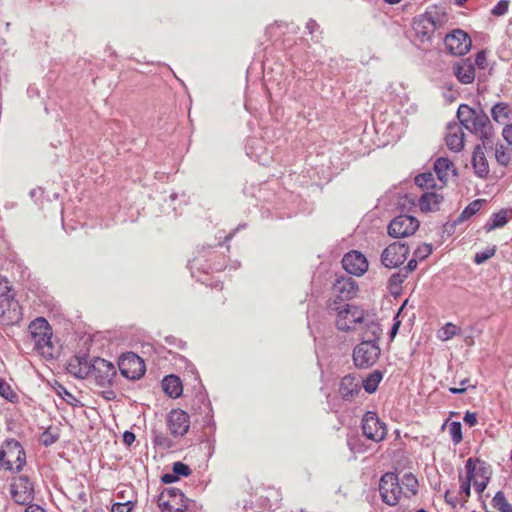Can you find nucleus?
I'll list each match as a JSON object with an SVG mask.
<instances>
[{
  "instance_id": "nucleus-1",
  "label": "nucleus",
  "mask_w": 512,
  "mask_h": 512,
  "mask_svg": "<svg viewBox=\"0 0 512 512\" xmlns=\"http://www.w3.org/2000/svg\"><path fill=\"white\" fill-rule=\"evenodd\" d=\"M457 118L463 128L479 138L484 145L491 142L494 129L488 115L482 109H473L461 104L457 110Z\"/></svg>"
},
{
  "instance_id": "nucleus-2",
  "label": "nucleus",
  "mask_w": 512,
  "mask_h": 512,
  "mask_svg": "<svg viewBox=\"0 0 512 512\" xmlns=\"http://www.w3.org/2000/svg\"><path fill=\"white\" fill-rule=\"evenodd\" d=\"M28 332L33 349L46 358L53 357V334L48 321L43 317L36 318L30 323Z\"/></svg>"
},
{
  "instance_id": "nucleus-3",
  "label": "nucleus",
  "mask_w": 512,
  "mask_h": 512,
  "mask_svg": "<svg viewBox=\"0 0 512 512\" xmlns=\"http://www.w3.org/2000/svg\"><path fill=\"white\" fill-rule=\"evenodd\" d=\"M26 463V454L22 445L14 439L8 440L0 449V468L17 473Z\"/></svg>"
},
{
  "instance_id": "nucleus-4",
  "label": "nucleus",
  "mask_w": 512,
  "mask_h": 512,
  "mask_svg": "<svg viewBox=\"0 0 512 512\" xmlns=\"http://www.w3.org/2000/svg\"><path fill=\"white\" fill-rule=\"evenodd\" d=\"M332 310H337L336 326L341 331L357 330L363 321H365V312L350 304H345L343 308L331 307Z\"/></svg>"
},
{
  "instance_id": "nucleus-5",
  "label": "nucleus",
  "mask_w": 512,
  "mask_h": 512,
  "mask_svg": "<svg viewBox=\"0 0 512 512\" xmlns=\"http://www.w3.org/2000/svg\"><path fill=\"white\" fill-rule=\"evenodd\" d=\"M0 292V323L3 325H14L21 321L22 312L17 300H15L10 288Z\"/></svg>"
},
{
  "instance_id": "nucleus-6",
  "label": "nucleus",
  "mask_w": 512,
  "mask_h": 512,
  "mask_svg": "<svg viewBox=\"0 0 512 512\" xmlns=\"http://www.w3.org/2000/svg\"><path fill=\"white\" fill-rule=\"evenodd\" d=\"M379 492L384 503L390 506L396 505L403 496V486H401L398 476L392 472L382 475Z\"/></svg>"
},
{
  "instance_id": "nucleus-7",
  "label": "nucleus",
  "mask_w": 512,
  "mask_h": 512,
  "mask_svg": "<svg viewBox=\"0 0 512 512\" xmlns=\"http://www.w3.org/2000/svg\"><path fill=\"white\" fill-rule=\"evenodd\" d=\"M381 353L379 344L361 341L353 350V361L356 367L368 368L376 363Z\"/></svg>"
},
{
  "instance_id": "nucleus-8",
  "label": "nucleus",
  "mask_w": 512,
  "mask_h": 512,
  "mask_svg": "<svg viewBox=\"0 0 512 512\" xmlns=\"http://www.w3.org/2000/svg\"><path fill=\"white\" fill-rule=\"evenodd\" d=\"M188 499L177 488L164 489L158 498V505L162 512H183L187 509Z\"/></svg>"
},
{
  "instance_id": "nucleus-9",
  "label": "nucleus",
  "mask_w": 512,
  "mask_h": 512,
  "mask_svg": "<svg viewBox=\"0 0 512 512\" xmlns=\"http://www.w3.org/2000/svg\"><path fill=\"white\" fill-rule=\"evenodd\" d=\"M90 376L97 385L100 387H106L112 384L114 377L116 376L115 366L102 358H94L90 364Z\"/></svg>"
},
{
  "instance_id": "nucleus-10",
  "label": "nucleus",
  "mask_w": 512,
  "mask_h": 512,
  "mask_svg": "<svg viewBox=\"0 0 512 512\" xmlns=\"http://www.w3.org/2000/svg\"><path fill=\"white\" fill-rule=\"evenodd\" d=\"M118 367L122 376L131 380L140 379L146 371L143 359L132 352L120 357Z\"/></svg>"
},
{
  "instance_id": "nucleus-11",
  "label": "nucleus",
  "mask_w": 512,
  "mask_h": 512,
  "mask_svg": "<svg viewBox=\"0 0 512 512\" xmlns=\"http://www.w3.org/2000/svg\"><path fill=\"white\" fill-rule=\"evenodd\" d=\"M10 493L16 503L30 505L31 501L34 499L33 483L25 475L14 477L10 485Z\"/></svg>"
},
{
  "instance_id": "nucleus-12",
  "label": "nucleus",
  "mask_w": 512,
  "mask_h": 512,
  "mask_svg": "<svg viewBox=\"0 0 512 512\" xmlns=\"http://www.w3.org/2000/svg\"><path fill=\"white\" fill-rule=\"evenodd\" d=\"M418 228V219L409 215H399L390 222L388 234L394 238H404L413 235Z\"/></svg>"
},
{
  "instance_id": "nucleus-13",
  "label": "nucleus",
  "mask_w": 512,
  "mask_h": 512,
  "mask_svg": "<svg viewBox=\"0 0 512 512\" xmlns=\"http://www.w3.org/2000/svg\"><path fill=\"white\" fill-rule=\"evenodd\" d=\"M362 431L365 437L374 442L384 440L387 430L384 422L380 421L375 412L368 411L362 419Z\"/></svg>"
},
{
  "instance_id": "nucleus-14",
  "label": "nucleus",
  "mask_w": 512,
  "mask_h": 512,
  "mask_svg": "<svg viewBox=\"0 0 512 512\" xmlns=\"http://www.w3.org/2000/svg\"><path fill=\"white\" fill-rule=\"evenodd\" d=\"M444 44L448 52L455 56H462L469 52L472 42L469 35L461 30L455 29L444 38Z\"/></svg>"
},
{
  "instance_id": "nucleus-15",
  "label": "nucleus",
  "mask_w": 512,
  "mask_h": 512,
  "mask_svg": "<svg viewBox=\"0 0 512 512\" xmlns=\"http://www.w3.org/2000/svg\"><path fill=\"white\" fill-rule=\"evenodd\" d=\"M408 254L409 247L405 243L394 242L383 250L381 262L386 268H395L406 260Z\"/></svg>"
},
{
  "instance_id": "nucleus-16",
  "label": "nucleus",
  "mask_w": 512,
  "mask_h": 512,
  "mask_svg": "<svg viewBox=\"0 0 512 512\" xmlns=\"http://www.w3.org/2000/svg\"><path fill=\"white\" fill-rule=\"evenodd\" d=\"M342 266L349 274L361 276L368 269V261L362 253L351 251L343 257Z\"/></svg>"
},
{
  "instance_id": "nucleus-17",
  "label": "nucleus",
  "mask_w": 512,
  "mask_h": 512,
  "mask_svg": "<svg viewBox=\"0 0 512 512\" xmlns=\"http://www.w3.org/2000/svg\"><path fill=\"white\" fill-rule=\"evenodd\" d=\"M167 426L173 436H184L189 429L188 414L183 410H172L167 417Z\"/></svg>"
},
{
  "instance_id": "nucleus-18",
  "label": "nucleus",
  "mask_w": 512,
  "mask_h": 512,
  "mask_svg": "<svg viewBox=\"0 0 512 512\" xmlns=\"http://www.w3.org/2000/svg\"><path fill=\"white\" fill-rule=\"evenodd\" d=\"M413 29L422 42L431 39L436 30V22L430 12H426L414 21Z\"/></svg>"
},
{
  "instance_id": "nucleus-19",
  "label": "nucleus",
  "mask_w": 512,
  "mask_h": 512,
  "mask_svg": "<svg viewBox=\"0 0 512 512\" xmlns=\"http://www.w3.org/2000/svg\"><path fill=\"white\" fill-rule=\"evenodd\" d=\"M445 137L447 147L454 152H459L464 147V132L460 123L450 122L447 124Z\"/></svg>"
},
{
  "instance_id": "nucleus-20",
  "label": "nucleus",
  "mask_w": 512,
  "mask_h": 512,
  "mask_svg": "<svg viewBox=\"0 0 512 512\" xmlns=\"http://www.w3.org/2000/svg\"><path fill=\"white\" fill-rule=\"evenodd\" d=\"M361 391V380L355 375H346L339 386V394L344 401H352Z\"/></svg>"
},
{
  "instance_id": "nucleus-21",
  "label": "nucleus",
  "mask_w": 512,
  "mask_h": 512,
  "mask_svg": "<svg viewBox=\"0 0 512 512\" xmlns=\"http://www.w3.org/2000/svg\"><path fill=\"white\" fill-rule=\"evenodd\" d=\"M357 291L358 287L352 278H339L333 285V293L341 301L352 299L356 296Z\"/></svg>"
},
{
  "instance_id": "nucleus-22",
  "label": "nucleus",
  "mask_w": 512,
  "mask_h": 512,
  "mask_svg": "<svg viewBox=\"0 0 512 512\" xmlns=\"http://www.w3.org/2000/svg\"><path fill=\"white\" fill-rule=\"evenodd\" d=\"M361 331L362 341H369L372 344H379L382 335V328L378 322L369 316H365V321L358 327Z\"/></svg>"
},
{
  "instance_id": "nucleus-23",
  "label": "nucleus",
  "mask_w": 512,
  "mask_h": 512,
  "mask_svg": "<svg viewBox=\"0 0 512 512\" xmlns=\"http://www.w3.org/2000/svg\"><path fill=\"white\" fill-rule=\"evenodd\" d=\"M485 147L486 145L483 143L482 145H476L472 154V167L475 175L479 178H486L490 172L488 160L484 153Z\"/></svg>"
},
{
  "instance_id": "nucleus-24",
  "label": "nucleus",
  "mask_w": 512,
  "mask_h": 512,
  "mask_svg": "<svg viewBox=\"0 0 512 512\" xmlns=\"http://www.w3.org/2000/svg\"><path fill=\"white\" fill-rule=\"evenodd\" d=\"M454 74L462 84H470L475 79V67L470 59H462L453 66Z\"/></svg>"
},
{
  "instance_id": "nucleus-25",
  "label": "nucleus",
  "mask_w": 512,
  "mask_h": 512,
  "mask_svg": "<svg viewBox=\"0 0 512 512\" xmlns=\"http://www.w3.org/2000/svg\"><path fill=\"white\" fill-rule=\"evenodd\" d=\"M90 364L91 361L88 360L86 356H76L68 363V372L79 379L89 378L90 376Z\"/></svg>"
},
{
  "instance_id": "nucleus-26",
  "label": "nucleus",
  "mask_w": 512,
  "mask_h": 512,
  "mask_svg": "<svg viewBox=\"0 0 512 512\" xmlns=\"http://www.w3.org/2000/svg\"><path fill=\"white\" fill-rule=\"evenodd\" d=\"M434 170L438 176V179L442 183H446L449 176L456 174V169L452 161L448 158H438L434 163Z\"/></svg>"
},
{
  "instance_id": "nucleus-27",
  "label": "nucleus",
  "mask_w": 512,
  "mask_h": 512,
  "mask_svg": "<svg viewBox=\"0 0 512 512\" xmlns=\"http://www.w3.org/2000/svg\"><path fill=\"white\" fill-rule=\"evenodd\" d=\"M164 392L171 398H178L182 394V383L178 376L168 375L162 380Z\"/></svg>"
},
{
  "instance_id": "nucleus-28",
  "label": "nucleus",
  "mask_w": 512,
  "mask_h": 512,
  "mask_svg": "<svg viewBox=\"0 0 512 512\" xmlns=\"http://www.w3.org/2000/svg\"><path fill=\"white\" fill-rule=\"evenodd\" d=\"M491 116L497 123H505L512 119V108L505 102L496 103L491 109Z\"/></svg>"
},
{
  "instance_id": "nucleus-29",
  "label": "nucleus",
  "mask_w": 512,
  "mask_h": 512,
  "mask_svg": "<svg viewBox=\"0 0 512 512\" xmlns=\"http://www.w3.org/2000/svg\"><path fill=\"white\" fill-rule=\"evenodd\" d=\"M443 197L435 192L424 193L419 199V206L422 211L438 210Z\"/></svg>"
},
{
  "instance_id": "nucleus-30",
  "label": "nucleus",
  "mask_w": 512,
  "mask_h": 512,
  "mask_svg": "<svg viewBox=\"0 0 512 512\" xmlns=\"http://www.w3.org/2000/svg\"><path fill=\"white\" fill-rule=\"evenodd\" d=\"M483 202L484 200L482 199H476L469 203V205L462 211L459 217L452 224L447 223L445 225L446 230H448L449 226L454 227L457 224L462 223L463 221L469 219L471 216L476 214L482 207Z\"/></svg>"
},
{
  "instance_id": "nucleus-31",
  "label": "nucleus",
  "mask_w": 512,
  "mask_h": 512,
  "mask_svg": "<svg viewBox=\"0 0 512 512\" xmlns=\"http://www.w3.org/2000/svg\"><path fill=\"white\" fill-rule=\"evenodd\" d=\"M401 486H403V496L411 498L418 492V480L412 473H405L401 480Z\"/></svg>"
},
{
  "instance_id": "nucleus-32",
  "label": "nucleus",
  "mask_w": 512,
  "mask_h": 512,
  "mask_svg": "<svg viewBox=\"0 0 512 512\" xmlns=\"http://www.w3.org/2000/svg\"><path fill=\"white\" fill-rule=\"evenodd\" d=\"M466 469V480L461 483V493L465 495V500L470 496L471 491V481L475 477V469L476 465L472 458H469L465 463Z\"/></svg>"
},
{
  "instance_id": "nucleus-33",
  "label": "nucleus",
  "mask_w": 512,
  "mask_h": 512,
  "mask_svg": "<svg viewBox=\"0 0 512 512\" xmlns=\"http://www.w3.org/2000/svg\"><path fill=\"white\" fill-rule=\"evenodd\" d=\"M508 222V212L507 210H500L497 213H494L491 218L484 225V229L487 232H490L496 228H501Z\"/></svg>"
},
{
  "instance_id": "nucleus-34",
  "label": "nucleus",
  "mask_w": 512,
  "mask_h": 512,
  "mask_svg": "<svg viewBox=\"0 0 512 512\" xmlns=\"http://www.w3.org/2000/svg\"><path fill=\"white\" fill-rule=\"evenodd\" d=\"M382 378V372L379 370H374L364 380H361L364 390L369 394L374 393L377 390V387Z\"/></svg>"
},
{
  "instance_id": "nucleus-35",
  "label": "nucleus",
  "mask_w": 512,
  "mask_h": 512,
  "mask_svg": "<svg viewBox=\"0 0 512 512\" xmlns=\"http://www.w3.org/2000/svg\"><path fill=\"white\" fill-rule=\"evenodd\" d=\"M474 488L477 493L481 494L487 487L489 476L487 475L486 468L480 467L475 469V477L472 479Z\"/></svg>"
},
{
  "instance_id": "nucleus-36",
  "label": "nucleus",
  "mask_w": 512,
  "mask_h": 512,
  "mask_svg": "<svg viewBox=\"0 0 512 512\" xmlns=\"http://www.w3.org/2000/svg\"><path fill=\"white\" fill-rule=\"evenodd\" d=\"M0 396L11 403H17L19 400L18 394L12 389L11 385L4 379L0 378Z\"/></svg>"
},
{
  "instance_id": "nucleus-37",
  "label": "nucleus",
  "mask_w": 512,
  "mask_h": 512,
  "mask_svg": "<svg viewBox=\"0 0 512 512\" xmlns=\"http://www.w3.org/2000/svg\"><path fill=\"white\" fill-rule=\"evenodd\" d=\"M492 506L500 512H512V505L506 500L505 494L498 491L492 499Z\"/></svg>"
},
{
  "instance_id": "nucleus-38",
  "label": "nucleus",
  "mask_w": 512,
  "mask_h": 512,
  "mask_svg": "<svg viewBox=\"0 0 512 512\" xmlns=\"http://www.w3.org/2000/svg\"><path fill=\"white\" fill-rule=\"evenodd\" d=\"M460 330L453 323H446L439 331L438 338L442 341H447L452 337L459 335Z\"/></svg>"
},
{
  "instance_id": "nucleus-39",
  "label": "nucleus",
  "mask_w": 512,
  "mask_h": 512,
  "mask_svg": "<svg viewBox=\"0 0 512 512\" xmlns=\"http://www.w3.org/2000/svg\"><path fill=\"white\" fill-rule=\"evenodd\" d=\"M415 184L421 188H433L435 179L432 172H424L415 177Z\"/></svg>"
},
{
  "instance_id": "nucleus-40",
  "label": "nucleus",
  "mask_w": 512,
  "mask_h": 512,
  "mask_svg": "<svg viewBox=\"0 0 512 512\" xmlns=\"http://www.w3.org/2000/svg\"><path fill=\"white\" fill-rule=\"evenodd\" d=\"M495 158L499 165L507 166L511 157L503 144L497 145L495 148Z\"/></svg>"
},
{
  "instance_id": "nucleus-41",
  "label": "nucleus",
  "mask_w": 512,
  "mask_h": 512,
  "mask_svg": "<svg viewBox=\"0 0 512 512\" xmlns=\"http://www.w3.org/2000/svg\"><path fill=\"white\" fill-rule=\"evenodd\" d=\"M449 434L452 442L457 445L462 441V425L458 421H453L449 425Z\"/></svg>"
},
{
  "instance_id": "nucleus-42",
  "label": "nucleus",
  "mask_w": 512,
  "mask_h": 512,
  "mask_svg": "<svg viewBox=\"0 0 512 512\" xmlns=\"http://www.w3.org/2000/svg\"><path fill=\"white\" fill-rule=\"evenodd\" d=\"M496 253V246L489 247L484 251L477 252L474 257V262L476 264H482L486 262L488 259L492 258Z\"/></svg>"
},
{
  "instance_id": "nucleus-43",
  "label": "nucleus",
  "mask_w": 512,
  "mask_h": 512,
  "mask_svg": "<svg viewBox=\"0 0 512 512\" xmlns=\"http://www.w3.org/2000/svg\"><path fill=\"white\" fill-rule=\"evenodd\" d=\"M57 394L72 406H75L76 403L78 402L76 397L62 385H60L59 388L57 389Z\"/></svg>"
},
{
  "instance_id": "nucleus-44",
  "label": "nucleus",
  "mask_w": 512,
  "mask_h": 512,
  "mask_svg": "<svg viewBox=\"0 0 512 512\" xmlns=\"http://www.w3.org/2000/svg\"><path fill=\"white\" fill-rule=\"evenodd\" d=\"M172 470L176 474L177 478L179 476L187 477L191 474V469L189 466L180 461L173 464Z\"/></svg>"
},
{
  "instance_id": "nucleus-45",
  "label": "nucleus",
  "mask_w": 512,
  "mask_h": 512,
  "mask_svg": "<svg viewBox=\"0 0 512 512\" xmlns=\"http://www.w3.org/2000/svg\"><path fill=\"white\" fill-rule=\"evenodd\" d=\"M509 8L508 0H500L491 10L492 15L494 16H502L507 13Z\"/></svg>"
},
{
  "instance_id": "nucleus-46",
  "label": "nucleus",
  "mask_w": 512,
  "mask_h": 512,
  "mask_svg": "<svg viewBox=\"0 0 512 512\" xmlns=\"http://www.w3.org/2000/svg\"><path fill=\"white\" fill-rule=\"evenodd\" d=\"M432 253V247L430 244H423L421 246H419L415 252H414V255L417 259L419 260H424L426 259L430 254Z\"/></svg>"
},
{
  "instance_id": "nucleus-47",
  "label": "nucleus",
  "mask_w": 512,
  "mask_h": 512,
  "mask_svg": "<svg viewBox=\"0 0 512 512\" xmlns=\"http://www.w3.org/2000/svg\"><path fill=\"white\" fill-rule=\"evenodd\" d=\"M134 507L132 501H127L124 503H114L111 507V512H131Z\"/></svg>"
},
{
  "instance_id": "nucleus-48",
  "label": "nucleus",
  "mask_w": 512,
  "mask_h": 512,
  "mask_svg": "<svg viewBox=\"0 0 512 512\" xmlns=\"http://www.w3.org/2000/svg\"><path fill=\"white\" fill-rule=\"evenodd\" d=\"M468 388H475V385H471L470 384V380L468 378H465L463 380L460 381V387L459 388H456V387H450L449 388V391L452 393V394H462L464 393Z\"/></svg>"
},
{
  "instance_id": "nucleus-49",
  "label": "nucleus",
  "mask_w": 512,
  "mask_h": 512,
  "mask_svg": "<svg viewBox=\"0 0 512 512\" xmlns=\"http://www.w3.org/2000/svg\"><path fill=\"white\" fill-rule=\"evenodd\" d=\"M406 278H407V273H404L402 270H400L399 272L394 273L390 277V279H389L390 286L391 287L400 286Z\"/></svg>"
},
{
  "instance_id": "nucleus-50",
  "label": "nucleus",
  "mask_w": 512,
  "mask_h": 512,
  "mask_svg": "<svg viewBox=\"0 0 512 512\" xmlns=\"http://www.w3.org/2000/svg\"><path fill=\"white\" fill-rule=\"evenodd\" d=\"M445 501L447 504H449L452 508H455L458 504V498L455 494L451 493L449 490L445 492L444 495Z\"/></svg>"
},
{
  "instance_id": "nucleus-51",
  "label": "nucleus",
  "mask_w": 512,
  "mask_h": 512,
  "mask_svg": "<svg viewBox=\"0 0 512 512\" xmlns=\"http://www.w3.org/2000/svg\"><path fill=\"white\" fill-rule=\"evenodd\" d=\"M463 420L469 427H473L477 424V416L472 412H466Z\"/></svg>"
},
{
  "instance_id": "nucleus-52",
  "label": "nucleus",
  "mask_w": 512,
  "mask_h": 512,
  "mask_svg": "<svg viewBox=\"0 0 512 512\" xmlns=\"http://www.w3.org/2000/svg\"><path fill=\"white\" fill-rule=\"evenodd\" d=\"M56 440H57V438L55 436H53L51 433H49V432H45L42 435V443L45 446L52 445L53 443L56 442Z\"/></svg>"
},
{
  "instance_id": "nucleus-53",
  "label": "nucleus",
  "mask_w": 512,
  "mask_h": 512,
  "mask_svg": "<svg viewBox=\"0 0 512 512\" xmlns=\"http://www.w3.org/2000/svg\"><path fill=\"white\" fill-rule=\"evenodd\" d=\"M122 438H123V442H124L126 445L130 446V445H132V444H133V442L135 441V434H134L133 432H131V431H125V432L123 433Z\"/></svg>"
},
{
  "instance_id": "nucleus-54",
  "label": "nucleus",
  "mask_w": 512,
  "mask_h": 512,
  "mask_svg": "<svg viewBox=\"0 0 512 512\" xmlns=\"http://www.w3.org/2000/svg\"><path fill=\"white\" fill-rule=\"evenodd\" d=\"M161 480L163 483L170 484V483L177 481L178 478H177L176 474L173 472V473L164 474L162 476Z\"/></svg>"
},
{
  "instance_id": "nucleus-55",
  "label": "nucleus",
  "mask_w": 512,
  "mask_h": 512,
  "mask_svg": "<svg viewBox=\"0 0 512 512\" xmlns=\"http://www.w3.org/2000/svg\"><path fill=\"white\" fill-rule=\"evenodd\" d=\"M486 61V54L484 51H480L476 54L475 57V64L479 67H483L484 63Z\"/></svg>"
},
{
  "instance_id": "nucleus-56",
  "label": "nucleus",
  "mask_w": 512,
  "mask_h": 512,
  "mask_svg": "<svg viewBox=\"0 0 512 512\" xmlns=\"http://www.w3.org/2000/svg\"><path fill=\"white\" fill-rule=\"evenodd\" d=\"M417 264H418V262L416 259H411L408 262L407 266L404 268L403 272L407 273V275H408L410 272L414 271L417 268Z\"/></svg>"
},
{
  "instance_id": "nucleus-57",
  "label": "nucleus",
  "mask_w": 512,
  "mask_h": 512,
  "mask_svg": "<svg viewBox=\"0 0 512 512\" xmlns=\"http://www.w3.org/2000/svg\"><path fill=\"white\" fill-rule=\"evenodd\" d=\"M319 25L315 20L310 19L307 24L306 28L309 30V33L312 34L316 29H318Z\"/></svg>"
},
{
  "instance_id": "nucleus-58",
  "label": "nucleus",
  "mask_w": 512,
  "mask_h": 512,
  "mask_svg": "<svg viewBox=\"0 0 512 512\" xmlns=\"http://www.w3.org/2000/svg\"><path fill=\"white\" fill-rule=\"evenodd\" d=\"M25 512H46L41 506L37 504H30L26 508Z\"/></svg>"
},
{
  "instance_id": "nucleus-59",
  "label": "nucleus",
  "mask_w": 512,
  "mask_h": 512,
  "mask_svg": "<svg viewBox=\"0 0 512 512\" xmlns=\"http://www.w3.org/2000/svg\"><path fill=\"white\" fill-rule=\"evenodd\" d=\"M399 327H400V321H396V322L393 324V326H392V328H391V330H390V336H391L392 338L397 334Z\"/></svg>"
},
{
  "instance_id": "nucleus-60",
  "label": "nucleus",
  "mask_w": 512,
  "mask_h": 512,
  "mask_svg": "<svg viewBox=\"0 0 512 512\" xmlns=\"http://www.w3.org/2000/svg\"><path fill=\"white\" fill-rule=\"evenodd\" d=\"M163 440H164V437L162 436H159V435H156L155 438H154V442L158 445H162L163 444Z\"/></svg>"
},
{
  "instance_id": "nucleus-61",
  "label": "nucleus",
  "mask_w": 512,
  "mask_h": 512,
  "mask_svg": "<svg viewBox=\"0 0 512 512\" xmlns=\"http://www.w3.org/2000/svg\"><path fill=\"white\" fill-rule=\"evenodd\" d=\"M467 0H454L455 5L461 7Z\"/></svg>"
},
{
  "instance_id": "nucleus-62",
  "label": "nucleus",
  "mask_w": 512,
  "mask_h": 512,
  "mask_svg": "<svg viewBox=\"0 0 512 512\" xmlns=\"http://www.w3.org/2000/svg\"><path fill=\"white\" fill-rule=\"evenodd\" d=\"M384 1L387 3H390V4H396V3H399L401 0H384Z\"/></svg>"
},
{
  "instance_id": "nucleus-63",
  "label": "nucleus",
  "mask_w": 512,
  "mask_h": 512,
  "mask_svg": "<svg viewBox=\"0 0 512 512\" xmlns=\"http://www.w3.org/2000/svg\"><path fill=\"white\" fill-rule=\"evenodd\" d=\"M83 512H90V511H86V510H84Z\"/></svg>"
}]
</instances>
